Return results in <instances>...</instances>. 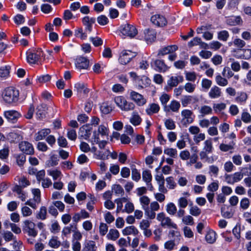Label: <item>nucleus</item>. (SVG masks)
Masks as SVG:
<instances>
[{"mask_svg":"<svg viewBox=\"0 0 251 251\" xmlns=\"http://www.w3.org/2000/svg\"><path fill=\"white\" fill-rule=\"evenodd\" d=\"M157 219L160 222L162 226H167L169 228H173L175 229H177V226L172 222L171 219L168 217H166L163 213H159L157 216Z\"/></svg>","mask_w":251,"mask_h":251,"instance_id":"obj_7","label":"nucleus"},{"mask_svg":"<svg viewBox=\"0 0 251 251\" xmlns=\"http://www.w3.org/2000/svg\"><path fill=\"white\" fill-rule=\"evenodd\" d=\"M154 65L155 70L160 72H165L170 68L164 63V61L159 59L154 61Z\"/></svg>","mask_w":251,"mask_h":251,"instance_id":"obj_25","label":"nucleus"},{"mask_svg":"<svg viewBox=\"0 0 251 251\" xmlns=\"http://www.w3.org/2000/svg\"><path fill=\"white\" fill-rule=\"evenodd\" d=\"M96 249V247L95 242L89 241L85 244L82 251H95Z\"/></svg>","mask_w":251,"mask_h":251,"instance_id":"obj_52","label":"nucleus"},{"mask_svg":"<svg viewBox=\"0 0 251 251\" xmlns=\"http://www.w3.org/2000/svg\"><path fill=\"white\" fill-rule=\"evenodd\" d=\"M221 89L217 86H213L208 93V96L211 99H217L221 96Z\"/></svg>","mask_w":251,"mask_h":251,"instance_id":"obj_32","label":"nucleus"},{"mask_svg":"<svg viewBox=\"0 0 251 251\" xmlns=\"http://www.w3.org/2000/svg\"><path fill=\"white\" fill-rule=\"evenodd\" d=\"M180 107L179 101L176 100H172L167 106H164V110L167 113L177 112Z\"/></svg>","mask_w":251,"mask_h":251,"instance_id":"obj_13","label":"nucleus"},{"mask_svg":"<svg viewBox=\"0 0 251 251\" xmlns=\"http://www.w3.org/2000/svg\"><path fill=\"white\" fill-rule=\"evenodd\" d=\"M123 205H118L117 211L130 213L133 211L134 208L133 205H125L124 208H122Z\"/></svg>","mask_w":251,"mask_h":251,"instance_id":"obj_41","label":"nucleus"},{"mask_svg":"<svg viewBox=\"0 0 251 251\" xmlns=\"http://www.w3.org/2000/svg\"><path fill=\"white\" fill-rule=\"evenodd\" d=\"M226 107V105L224 102L214 103L213 104V109L216 113H221Z\"/></svg>","mask_w":251,"mask_h":251,"instance_id":"obj_40","label":"nucleus"},{"mask_svg":"<svg viewBox=\"0 0 251 251\" xmlns=\"http://www.w3.org/2000/svg\"><path fill=\"white\" fill-rule=\"evenodd\" d=\"M75 36L81 40H85L87 37V34L83 31L82 27H77L74 31Z\"/></svg>","mask_w":251,"mask_h":251,"instance_id":"obj_42","label":"nucleus"},{"mask_svg":"<svg viewBox=\"0 0 251 251\" xmlns=\"http://www.w3.org/2000/svg\"><path fill=\"white\" fill-rule=\"evenodd\" d=\"M167 187L169 189H174L176 186V183L174 179L172 176L168 177L166 178Z\"/></svg>","mask_w":251,"mask_h":251,"instance_id":"obj_54","label":"nucleus"},{"mask_svg":"<svg viewBox=\"0 0 251 251\" xmlns=\"http://www.w3.org/2000/svg\"><path fill=\"white\" fill-rule=\"evenodd\" d=\"M221 209L222 216L226 218L232 217L234 212L233 205H223Z\"/></svg>","mask_w":251,"mask_h":251,"instance_id":"obj_15","label":"nucleus"},{"mask_svg":"<svg viewBox=\"0 0 251 251\" xmlns=\"http://www.w3.org/2000/svg\"><path fill=\"white\" fill-rule=\"evenodd\" d=\"M205 138V134L204 133L199 132L193 136V140L196 144H199L201 142L204 141Z\"/></svg>","mask_w":251,"mask_h":251,"instance_id":"obj_59","label":"nucleus"},{"mask_svg":"<svg viewBox=\"0 0 251 251\" xmlns=\"http://www.w3.org/2000/svg\"><path fill=\"white\" fill-rule=\"evenodd\" d=\"M119 236L120 233L117 229H111L107 235V238L109 240L115 241L119 237Z\"/></svg>","mask_w":251,"mask_h":251,"instance_id":"obj_43","label":"nucleus"},{"mask_svg":"<svg viewBox=\"0 0 251 251\" xmlns=\"http://www.w3.org/2000/svg\"><path fill=\"white\" fill-rule=\"evenodd\" d=\"M72 232H73L72 240L78 241L81 239L82 235L81 232L78 230L76 225H74V226H73Z\"/></svg>","mask_w":251,"mask_h":251,"instance_id":"obj_45","label":"nucleus"},{"mask_svg":"<svg viewBox=\"0 0 251 251\" xmlns=\"http://www.w3.org/2000/svg\"><path fill=\"white\" fill-rule=\"evenodd\" d=\"M73 225H70L69 226L64 227L62 231V234L63 238L67 237L68 235H69L71 232H72V230L73 229Z\"/></svg>","mask_w":251,"mask_h":251,"instance_id":"obj_60","label":"nucleus"},{"mask_svg":"<svg viewBox=\"0 0 251 251\" xmlns=\"http://www.w3.org/2000/svg\"><path fill=\"white\" fill-rule=\"evenodd\" d=\"M142 178L146 184L151 182L152 179V176L151 173L149 170L144 171L142 173Z\"/></svg>","mask_w":251,"mask_h":251,"instance_id":"obj_57","label":"nucleus"},{"mask_svg":"<svg viewBox=\"0 0 251 251\" xmlns=\"http://www.w3.org/2000/svg\"><path fill=\"white\" fill-rule=\"evenodd\" d=\"M159 110L160 107L158 104L151 103L146 109V112L148 115H151L158 112Z\"/></svg>","mask_w":251,"mask_h":251,"instance_id":"obj_37","label":"nucleus"},{"mask_svg":"<svg viewBox=\"0 0 251 251\" xmlns=\"http://www.w3.org/2000/svg\"><path fill=\"white\" fill-rule=\"evenodd\" d=\"M47 107L45 104H41L37 107L36 116L39 119H43L46 115Z\"/></svg>","mask_w":251,"mask_h":251,"instance_id":"obj_39","label":"nucleus"},{"mask_svg":"<svg viewBox=\"0 0 251 251\" xmlns=\"http://www.w3.org/2000/svg\"><path fill=\"white\" fill-rule=\"evenodd\" d=\"M216 83L220 86H226L228 84V80L226 78L223 77L220 74L216 75L215 77Z\"/></svg>","mask_w":251,"mask_h":251,"instance_id":"obj_44","label":"nucleus"},{"mask_svg":"<svg viewBox=\"0 0 251 251\" xmlns=\"http://www.w3.org/2000/svg\"><path fill=\"white\" fill-rule=\"evenodd\" d=\"M129 96L130 99L138 106H143L147 102V100L143 95L134 91H129Z\"/></svg>","mask_w":251,"mask_h":251,"instance_id":"obj_9","label":"nucleus"},{"mask_svg":"<svg viewBox=\"0 0 251 251\" xmlns=\"http://www.w3.org/2000/svg\"><path fill=\"white\" fill-rule=\"evenodd\" d=\"M219 188V182L217 180H215L210 184H209L207 186V190L212 192H214L216 191Z\"/></svg>","mask_w":251,"mask_h":251,"instance_id":"obj_63","label":"nucleus"},{"mask_svg":"<svg viewBox=\"0 0 251 251\" xmlns=\"http://www.w3.org/2000/svg\"><path fill=\"white\" fill-rule=\"evenodd\" d=\"M110 153V151L108 149H102L94 153V157L98 159L104 160L108 159Z\"/></svg>","mask_w":251,"mask_h":251,"instance_id":"obj_20","label":"nucleus"},{"mask_svg":"<svg viewBox=\"0 0 251 251\" xmlns=\"http://www.w3.org/2000/svg\"><path fill=\"white\" fill-rule=\"evenodd\" d=\"M19 96L18 90L12 87L6 88L3 93V100L8 103L16 102L18 100Z\"/></svg>","mask_w":251,"mask_h":251,"instance_id":"obj_2","label":"nucleus"},{"mask_svg":"<svg viewBox=\"0 0 251 251\" xmlns=\"http://www.w3.org/2000/svg\"><path fill=\"white\" fill-rule=\"evenodd\" d=\"M10 67L5 66L0 68V77L6 78L9 75Z\"/></svg>","mask_w":251,"mask_h":251,"instance_id":"obj_55","label":"nucleus"},{"mask_svg":"<svg viewBox=\"0 0 251 251\" xmlns=\"http://www.w3.org/2000/svg\"><path fill=\"white\" fill-rule=\"evenodd\" d=\"M23 231L27 233L28 236L34 238L37 236L38 233L37 231L35 229V224L28 220H26L24 222Z\"/></svg>","mask_w":251,"mask_h":251,"instance_id":"obj_8","label":"nucleus"},{"mask_svg":"<svg viewBox=\"0 0 251 251\" xmlns=\"http://www.w3.org/2000/svg\"><path fill=\"white\" fill-rule=\"evenodd\" d=\"M243 174L241 172H236L233 174H226L225 176L226 182L229 184H233L234 183L240 181L243 177Z\"/></svg>","mask_w":251,"mask_h":251,"instance_id":"obj_11","label":"nucleus"},{"mask_svg":"<svg viewBox=\"0 0 251 251\" xmlns=\"http://www.w3.org/2000/svg\"><path fill=\"white\" fill-rule=\"evenodd\" d=\"M49 245L51 248L57 249L60 246L61 242L58 240L57 236H53L50 239Z\"/></svg>","mask_w":251,"mask_h":251,"instance_id":"obj_53","label":"nucleus"},{"mask_svg":"<svg viewBox=\"0 0 251 251\" xmlns=\"http://www.w3.org/2000/svg\"><path fill=\"white\" fill-rule=\"evenodd\" d=\"M50 132V130L49 128L43 129L38 131L35 135V139L36 141L43 140L46 136Z\"/></svg>","mask_w":251,"mask_h":251,"instance_id":"obj_38","label":"nucleus"},{"mask_svg":"<svg viewBox=\"0 0 251 251\" xmlns=\"http://www.w3.org/2000/svg\"><path fill=\"white\" fill-rule=\"evenodd\" d=\"M179 204H191L192 201L190 199V194L188 192H184L178 200Z\"/></svg>","mask_w":251,"mask_h":251,"instance_id":"obj_34","label":"nucleus"},{"mask_svg":"<svg viewBox=\"0 0 251 251\" xmlns=\"http://www.w3.org/2000/svg\"><path fill=\"white\" fill-rule=\"evenodd\" d=\"M184 74L187 81L194 82L197 79V75L194 72L185 71Z\"/></svg>","mask_w":251,"mask_h":251,"instance_id":"obj_49","label":"nucleus"},{"mask_svg":"<svg viewBox=\"0 0 251 251\" xmlns=\"http://www.w3.org/2000/svg\"><path fill=\"white\" fill-rule=\"evenodd\" d=\"M137 55L136 52L130 50H123L121 51L119 61L121 64L126 65L128 63Z\"/></svg>","mask_w":251,"mask_h":251,"instance_id":"obj_5","label":"nucleus"},{"mask_svg":"<svg viewBox=\"0 0 251 251\" xmlns=\"http://www.w3.org/2000/svg\"><path fill=\"white\" fill-rule=\"evenodd\" d=\"M205 29V26L199 27L197 29V32L198 34L202 33L203 38L206 40H210L213 38V34L212 32L209 31L202 32L203 30Z\"/></svg>","mask_w":251,"mask_h":251,"instance_id":"obj_35","label":"nucleus"},{"mask_svg":"<svg viewBox=\"0 0 251 251\" xmlns=\"http://www.w3.org/2000/svg\"><path fill=\"white\" fill-rule=\"evenodd\" d=\"M13 190L17 194V197L21 199L22 201H25L27 199V195L24 192L20 186L16 185L14 187Z\"/></svg>","mask_w":251,"mask_h":251,"instance_id":"obj_36","label":"nucleus"},{"mask_svg":"<svg viewBox=\"0 0 251 251\" xmlns=\"http://www.w3.org/2000/svg\"><path fill=\"white\" fill-rule=\"evenodd\" d=\"M112 110V107L107 103H102L100 106V111L104 114L109 113Z\"/></svg>","mask_w":251,"mask_h":251,"instance_id":"obj_64","label":"nucleus"},{"mask_svg":"<svg viewBox=\"0 0 251 251\" xmlns=\"http://www.w3.org/2000/svg\"><path fill=\"white\" fill-rule=\"evenodd\" d=\"M151 82V80L145 75L139 76L136 80V85L140 88L147 87Z\"/></svg>","mask_w":251,"mask_h":251,"instance_id":"obj_22","label":"nucleus"},{"mask_svg":"<svg viewBox=\"0 0 251 251\" xmlns=\"http://www.w3.org/2000/svg\"><path fill=\"white\" fill-rule=\"evenodd\" d=\"M75 66L77 69H87L89 67V61L83 56H77L75 60Z\"/></svg>","mask_w":251,"mask_h":251,"instance_id":"obj_12","label":"nucleus"},{"mask_svg":"<svg viewBox=\"0 0 251 251\" xmlns=\"http://www.w3.org/2000/svg\"><path fill=\"white\" fill-rule=\"evenodd\" d=\"M164 153L172 158H175L177 156V151L176 149L174 148H165L164 150Z\"/></svg>","mask_w":251,"mask_h":251,"instance_id":"obj_46","label":"nucleus"},{"mask_svg":"<svg viewBox=\"0 0 251 251\" xmlns=\"http://www.w3.org/2000/svg\"><path fill=\"white\" fill-rule=\"evenodd\" d=\"M6 119L12 123H14L20 117V114L16 110H8L4 113Z\"/></svg>","mask_w":251,"mask_h":251,"instance_id":"obj_18","label":"nucleus"},{"mask_svg":"<svg viewBox=\"0 0 251 251\" xmlns=\"http://www.w3.org/2000/svg\"><path fill=\"white\" fill-rule=\"evenodd\" d=\"M213 147L211 139L205 140L203 143L202 150L200 152V159L208 163H212L217 159L215 155L209 156L208 154L212 152Z\"/></svg>","mask_w":251,"mask_h":251,"instance_id":"obj_1","label":"nucleus"},{"mask_svg":"<svg viewBox=\"0 0 251 251\" xmlns=\"http://www.w3.org/2000/svg\"><path fill=\"white\" fill-rule=\"evenodd\" d=\"M183 81V77L180 75L172 76L167 81V84L171 87L176 86L178 84Z\"/></svg>","mask_w":251,"mask_h":251,"instance_id":"obj_26","label":"nucleus"},{"mask_svg":"<svg viewBox=\"0 0 251 251\" xmlns=\"http://www.w3.org/2000/svg\"><path fill=\"white\" fill-rule=\"evenodd\" d=\"M20 150L27 154H31L34 152V149L32 145L26 141L22 142L19 144Z\"/></svg>","mask_w":251,"mask_h":251,"instance_id":"obj_19","label":"nucleus"},{"mask_svg":"<svg viewBox=\"0 0 251 251\" xmlns=\"http://www.w3.org/2000/svg\"><path fill=\"white\" fill-rule=\"evenodd\" d=\"M181 123L185 126L192 124L194 120L195 115L193 112L189 109H183L181 112Z\"/></svg>","mask_w":251,"mask_h":251,"instance_id":"obj_6","label":"nucleus"},{"mask_svg":"<svg viewBox=\"0 0 251 251\" xmlns=\"http://www.w3.org/2000/svg\"><path fill=\"white\" fill-rule=\"evenodd\" d=\"M216 233L212 230L208 232L205 236L206 241L210 244L214 243L216 241Z\"/></svg>","mask_w":251,"mask_h":251,"instance_id":"obj_51","label":"nucleus"},{"mask_svg":"<svg viewBox=\"0 0 251 251\" xmlns=\"http://www.w3.org/2000/svg\"><path fill=\"white\" fill-rule=\"evenodd\" d=\"M144 37L147 43H151L156 38V33L152 29L146 28L143 31Z\"/></svg>","mask_w":251,"mask_h":251,"instance_id":"obj_17","label":"nucleus"},{"mask_svg":"<svg viewBox=\"0 0 251 251\" xmlns=\"http://www.w3.org/2000/svg\"><path fill=\"white\" fill-rule=\"evenodd\" d=\"M212 108L208 105H203L201 107L200 112L202 116L212 114Z\"/></svg>","mask_w":251,"mask_h":251,"instance_id":"obj_47","label":"nucleus"},{"mask_svg":"<svg viewBox=\"0 0 251 251\" xmlns=\"http://www.w3.org/2000/svg\"><path fill=\"white\" fill-rule=\"evenodd\" d=\"M48 175L51 176L53 180H60L63 175L61 171L57 168L50 169L47 170Z\"/></svg>","mask_w":251,"mask_h":251,"instance_id":"obj_24","label":"nucleus"},{"mask_svg":"<svg viewBox=\"0 0 251 251\" xmlns=\"http://www.w3.org/2000/svg\"><path fill=\"white\" fill-rule=\"evenodd\" d=\"M151 21L153 25L157 26H163L167 24L166 18L160 15H153L151 18Z\"/></svg>","mask_w":251,"mask_h":251,"instance_id":"obj_16","label":"nucleus"},{"mask_svg":"<svg viewBox=\"0 0 251 251\" xmlns=\"http://www.w3.org/2000/svg\"><path fill=\"white\" fill-rule=\"evenodd\" d=\"M112 197V192L110 190L105 191L102 194V198L105 200L104 204H112L111 199Z\"/></svg>","mask_w":251,"mask_h":251,"instance_id":"obj_50","label":"nucleus"},{"mask_svg":"<svg viewBox=\"0 0 251 251\" xmlns=\"http://www.w3.org/2000/svg\"><path fill=\"white\" fill-rule=\"evenodd\" d=\"M75 90L78 93L87 94L89 92V89L86 85L82 82H77L75 84Z\"/></svg>","mask_w":251,"mask_h":251,"instance_id":"obj_29","label":"nucleus"},{"mask_svg":"<svg viewBox=\"0 0 251 251\" xmlns=\"http://www.w3.org/2000/svg\"><path fill=\"white\" fill-rule=\"evenodd\" d=\"M155 179L158 185V190L163 193L167 192V189L164 186L165 180L162 174H158L155 176Z\"/></svg>","mask_w":251,"mask_h":251,"instance_id":"obj_21","label":"nucleus"},{"mask_svg":"<svg viewBox=\"0 0 251 251\" xmlns=\"http://www.w3.org/2000/svg\"><path fill=\"white\" fill-rule=\"evenodd\" d=\"M248 99V95L246 92H239L237 93V95L235 98V100L238 103L244 104L246 103Z\"/></svg>","mask_w":251,"mask_h":251,"instance_id":"obj_33","label":"nucleus"},{"mask_svg":"<svg viewBox=\"0 0 251 251\" xmlns=\"http://www.w3.org/2000/svg\"><path fill=\"white\" fill-rule=\"evenodd\" d=\"M79 148L81 151L83 152H88L89 151L94 153L97 151V148L94 145L90 147V145L86 142H81L79 145Z\"/></svg>","mask_w":251,"mask_h":251,"instance_id":"obj_27","label":"nucleus"},{"mask_svg":"<svg viewBox=\"0 0 251 251\" xmlns=\"http://www.w3.org/2000/svg\"><path fill=\"white\" fill-rule=\"evenodd\" d=\"M165 127L169 130H172L175 128L176 125L175 122L171 119L165 120L164 122Z\"/></svg>","mask_w":251,"mask_h":251,"instance_id":"obj_62","label":"nucleus"},{"mask_svg":"<svg viewBox=\"0 0 251 251\" xmlns=\"http://www.w3.org/2000/svg\"><path fill=\"white\" fill-rule=\"evenodd\" d=\"M129 121L134 126H137L141 124L142 119L137 112L133 111L131 113Z\"/></svg>","mask_w":251,"mask_h":251,"instance_id":"obj_28","label":"nucleus"},{"mask_svg":"<svg viewBox=\"0 0 251 251\" xmlns=\"http://www.w3.org/2000/svg\"><path fill=\"white\" fill-rule=\"evenodd\" d=\"M59 159L56 155L50 156V159L46 164V167H50L56 166L58 164Z\"/></svg>","mask_w":251,"mask_h":251,"instance_id":"obj_48","label":"nucleus"},{"mask_svg":"<svg viewBox=\"0 0 251 251\" xmlns=\"http://www.w3.org/2000/svg\"><path fill=\"white\" fill-rule=\"evenodd\" d=\"M114 101L117 106L123 111H128L134 108V105L132 102H128L123 96H117L114 98Z\"/></svg>","mask_w":251,"mask_h":251,"instance_id":"obj_4","label":"nucleus"},{"mask_svg":"<svg viewBox=\"0 0 251 251\" xmlns=\"http://www.w3.org/2000/svg\"><path fill=\"white\" fill-rule=\"evenodd\" d=\"M26 59L30 64L36 63L40 59L41 55V51L37 50L36 52L28 51L27 52Z\"/></svg>","mask_w":251,"mask_h":251,"instance_id":"obj_14","label":"nucleus"},{"mask_svg":"<svg viewBox=\"0 0 251 251\" xmlns=\"http://www.w3.org/2000/svg\"><path fill=\"white\" fill-rule=\"evenodd\" d=\"M122 233L124 235H132L136 236L139 233V231L136 227L133 226H126L122 230Z\"/></svg>","mask_w":251,"mask_h":251,"instance_id":"obj_31","label":"nucleus"},{"mask_svg":"<svg viewBox=\"0 0 251 251\" xmlns=\"http://www.w3.org/2000/svg\"><path fill=\"white\" fill-rule=\"evenodd\" d=\"M153 233L154 235L153 239L155 241L158 242L161 240L162 236V229L161 228L158 227L155 229L153 232Z\"/></svg>","mask_w":251,"mask_h":251,"instance_id":"obj_56","label":"nucleus"},{"mask_svg":"<svg viewBox=\"0 0 251 251\" xmlns=\"http://www.w3.org/2000/svg\"><path fill=\"white\" fill-rule=\"evenodd\" d=\"M177 49L178 48L176 45L168 46L160 49L158 52V55L164 56L172 53L176 51Z\"/></svg>","mask_w":251,"mask_h":251,"instance_id":"obj_23","label":"nucleus"},{"mask_svg":"<svg viewBox=\"0 0 251 251\" xmlns=\"http://www.w3.org/2000/svg\"><path fill=\"white\" fill-rule=\"evenodd\" d=\"M82 22L84 25L85 26V29L91 32L92 30V25L95 22V19L85 16L82 19Z\"/></svg>","mask_w":251,"mask_h":251,"instance_id":"obj_30","label":"nucleus"},{"mask_svg":"<svg viewBox=\"0 0 251 251\" xmlns=\"http://www.w3.org/2000/svg\"><path fill=\"white\" fill-rule=\"evenodd\" d=\"M92 130V126L90 124H86L79 128L78 132V137L80 139L88 140Z\"/></svg>","mask_w":251,"mask_h":251,"instance_id":"obj_10","label":"nucleus"},{"mask_svg":"<svg viewBox=\"0 0 251 251\" xmlns=\"http://www.w3.org/2000/svg\"><path fill=\"white\" fill-rule=\"evenodd\" d=\"M176 246V243L174 240H170L165 242L164 244L165 249L171 251H173Z\"/></svg>","mask_w":251,"mask_h":251,"instance_id":"obj_58","label":"nucleus"},{"mask_svg":"<svg viewBox=\"0 0 251 251\" xmlns=\"http://www.w3.org/2000/svg\"><path fill=\"white\" fill-rule=\"evenodd\" d=\"M206 180V177L205 175L199 174L196 176L195 181L200 185H203Z\"/></svg>","mask_w":251,"mask_h":251,"instance_id":"obj_61","label":"nucleus"},{"mask_svg":"<svg viewBox=\"0 0 251 251\" xmlns=\"http://www.w3.org/2000/svg\"><path fill=\"white\" fill-rule=\"evenodd\" d=\"M120 30L121 36L124 37L133 38L138 33L137 29L133 25L127 23L122 25Z\"/></svg>","mask_w":251,"mask_h":251,"instance_id":"obj_3","label":"nucleus"}]
</instances>
